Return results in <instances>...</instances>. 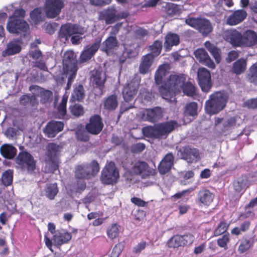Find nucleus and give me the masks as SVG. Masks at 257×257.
Masks as SVG:
<instances>
[{
  "label": "nucleus",
  "instance_id": "nucleus-28",
  "mask_svg": "<svg viewBox=\"0 0 257 257\" xmlns=\"http://www.w3.org/2000/svg\"><path fill=\"white\" fill-rule=\"evenodd\" d=\"M75 177L77 179H89L91 178L90 170L88 169V165L82 163L75 167Z\"/></svg>",
  "mask_w": 257,
  "mask_h": 257
},
{
  "label": "nucleus",
  "instance_id": "nucleus-51",
  "mask_svg": "<svg viewBox=\"0 0 257 257\" xmlns=\"http://www.w3.org/2000/svg\"><path fill=\"white\" fill-rule=\"evenodd\" d=\"M194 55L196 59L201 63L209 56L206 50L203 48L197 49L194 52Z\"/></svg>",
  "mask_w": 257,
  "mask_h": 257
},
{
  "label": "nucleus",
  "instance_id": "nucleus-63",
  "mask_svg": "<svg viewBox=\"0 0 257 257\" xmlns=\"http://www.w3.org/2000/svg\"><path fill=\"white\" fill-rule=\"evenodd\" d=\"M58 26V24L57 23H49L46 26V31L49 34L52 35L56 30Z\"/></svg>",
  "mask_w": 257,
  "mask_h": 257
},
{
  "label": "nucleus",
  "instance_id": "nucleus-6",
  "mask_svg": "<svg viewBox=\"0 0 257 257\" xmlns=\"http://www.w3.org/2000/svg\"><path fill=\"white\" fill-rule=\"evenodd\" d=\"M119 177V171L114 162L110 161L106 164L101 171L100 180L103 184H113L117 182Z\"/></svg>",
  "mask_w": 257,
  "mask_h": 257
},
{
  "label": "nucleus",
  "instance_id": "nucleus-58",
  "mask_svg": "<svg viewBox=\"0 0 257 257\" xmlns=\"http://www.w3.org/2000/svg\"><path fill=\"white\" fill-rule=\"evenodd\" d=\"M209 52L215 60L217 63H219L221 60L220 50L216 46L211 49Z\"/></svg>",
  "mask_w": 257,
  "mask_h": 257
},
{
  "label": "nucleus",
  "instance_id": "nucleus-57",
  "mask_svg": "<svg viewBox=\"0 0 257 257\" xmlns=\"http://www.w3.org/2000/svg\"><path fill=\"white\" fill-rule=\"evenodd\" d=\"M33 67L37 68L41 70L48 71V68L44 60H37L33 62Z\"/></svg>",
  "mask_w": 257,
  "mask_h": 257
},
{
  "label": "nucleus",
  "instance_id": "nucleus-43",
  "mask_svg": "<svg viewBox=\"0 0 257 257\" xmlns=\"http://www.w3.org/2000/svg\"><path fill=\"white\" fill-rule=\"evenodd\" d=\"M120 226L117 223H113L110 225L107 229V234L109 238L113 239L119 234Z\"/></svg>",
  "mask_w": 257,
  "mask_h": 257
},
{
  "label": "nucleus",
  "instance_id": "nucleus-64",
  "mask_svg": "<svg viewBox=\"0 0 257 257\" xmlns=\"http://www.w3.org/2000/svg\"><path fill=\"white\" fill-rule=\"evenodd\" d=\"M46 193H58L57 183L47 184Z\"/></svg>",
  "mask_w": 257,
  "mask_h": 257
},
{
  "label": "nucleus",
  "instance_id": "nucleus-2",
  "mask_svg": "<svg viewBox=\"0 0 257 257\" xmlns=\"http://www.w3.org/2000/svg\"><path fill=\"white\" fill-rule=\"evenodd\" d=\"M228 99V95L225 91L214 92L205 101L204 108L206 113L210 115L218 113L225 108Z\"/></svg>",
  "mask_w": 257,
  "mask_h": 257
},
{
  "label": "nucleus",
  "instance_id": "nucleus-9",
  "mask_svg": "<svg viewBox=\"0 0 257 257\" xmlns=\"http://www.w3.org/2000/svg\"><path fill=\"white\" fill-rule=\"evenodd\" d=\"M72 238L70 233L64 230H57L53 235L52 239L51 240L47 234L45 235V242L46 246L52 251V241L54 245L60 246L63 244L68 242Z\"/></svg>",
  "mask_w": 257,
  "mask_h": 257
},
{
  "label": "nucleus",
  "instance_id": "nucleus-17",
  "mask_svg": "<svg viewBox=\"0 0 257 257\" xmlns=\"http://www.w3.org/2000/svg\"><path fill=\"white\" fill-rule=\"evenodd\" d=\"M23 44L21 38L13 39L8 43L6 49L2 52V56H9L19 53L22 50Z\"/></svg>",
  "mask_w": 257,
  "mask_h": 257
},
{
  "label": "nucleus",
  "instance_id": "nucleus-61",
  "mask_svg": "<svg viewBox=\"0 0 257 257\" xmlns=\"http://www.w3.org/2000/svg\"><path fill=\"white\" fill-rule=\"evenodd\" d=\"M111 0H89L91 5L95 6H104L110 3Z\"/></svg>",
  "mask_w": 257,
  "mask_h": 257
},
{
  "label": "nucleus",
  "instance_id": "nucleus-36",
  "mask_svg": "<svg viewBox=\"0 0 257 257\" xmlns=\"http://www.w3.org/2000/svg\"><path fill=\"white\" fill-rule=\"evenodd\" d=\"M85 95L84 87L82 84H79L74 88L70 100L73 101H81L85 98Z\"/></svg>",
  "mask_w": 257,
  "mask_h": 257
},
{
  "label": "nucleus",
  "instance_id": "nucleus-52",
  "mask_svg": "<svg viewBox=\"0 0 257 257\" xmlns=\"http://www.w3.org/2000/svg\"><path fill=\"white\" fill-rule=\"evenodd\" d=\"M229 235L228 234H225L221 237L219 238L217 240V242L219 246L226 249L227 248V243L229 242Z\"/></svg>",
  "mask_w": 257,
  "mask_h": 257
},
{
  "label": "nucleus",
  "instance_id": "nucleus-56",
  "mask_svg": "<svg viewBox=\"0 0 257 257\" xmlns=\"http://www.w3.org/2000/svg\"><path fill=\"white\" fill-rule=\"evenodd\" d=\"M183 245L191 244L194 240V236L191 234H186L181 235Z\"/></svg>",
  "mask_w": 257,
  "mask_h": 257
},
{
  "label": "nucleus",
  "instance_id": "nucleus-7",
  "mask_svg": "<svg viewBox=\"0 0 257 257\" xmlns=\"http://www.w3.org/2000/svg\"><path fill=\"white\" fill-rule=\"evenodd\" d=\"M16 163L20 165L22 169H26L28 172H33L36 169V161L32 155L27 150L19 152L16 158Z\"/></svg>",
  "mask_w": 257,
  "mask_h": 257
},
{
  "label": "nucleus",
  "instance_id": "nucleus-53",
  "mask_svg": "<svg viewBox=\"0 0 257 257\" xmlns=\"http://www.w3.org/2000/svg\"><path fill=\"white\" fill-rule=\"evenodd\" d=\"M146 148L145 145L143 143H138L132 145L131 151L133 154H138L142 152Z\"/></svg>",
  "mask_w": 257,
  "mask_h": 257
},
{
  "label": "nucleus",
  "instance_id": "nucleus-15",
  "mask_svg": "<svg viewBox=\"0 0 257 257\" xmlns=\"http://www.w3.org/2000/svg\"><path fill=\"white\" fill-rule=\"evenodd\" d=\"M179 152L181 154V158L188 163L196 162L200 158L199 150L190 146H185L181 148Z\"/></svg>",
  "mask_w": 257,
  "mask_h": 257
},
{
  "label": "nucleus",
  "instance_id": "nucleus-46",
  "mask_svg": "<svg viewBox=\"0 0 257 257\" xmlns=\"http://www.w3.org/2000/svg\"><path fill=\"white\" fill-rule=\"evenodd\" d=\"M229 225V223L227 222L225 220L220 221L214 231V236H219L225 232L228 229Z\"/></svg>",
  "mask_w": 257,
  "mask_h": 257
},
{
  "label": "nucleus",
  "instance_id": "nucleus-48",
  "mask_svg": "<svg viewBox=\"0 0 257 257\" xmlns=\"http://www.w3.org/2000/svg\"><path fill=\"white\" fill-rule=\"evenodd\" d=\"M41 102L43 104L50 103L53 100V92L48 89L44 90L41 92Z\"/></svg>",
  "mask_w": 257,
  "mask_h": 257
},
{
  "label": "nucleus",
  "instance_id": "nucleus-34",
  "mask_svg": "<svg viewBox=\"0 0 257 257\" xmlns=\"http://www.w3.org/2000/svg\"><path fill=\"white\" fill-rule=\"evenodd\" d=\"M148 164L145 161H138L132 168L133 172L137 175H141L142 178H145L149 176L147 171L148 169Z\"/></svg>",
  "mask_w": 257,
  "mask_h": 257
},
{
  "label": "nucleus",
  "instance_id": "nucleus-49",
  "mask_svg": "<svg viewBox=\"0 0 257 257\" xmlns=\"http://www.w3.org/2000/svg\"><path fill=\"white\" fill-rule=\"evenodd\" d=\"M236 123V119L234 117H230L223 122V131H229L233 128Z\"/></svg>",
  "mask_w": 257,
  "mask_h": 257
},
{
  "label": "nucleus",
  "instance_id": "nucleus-38",
  "mask_svg": "<svg viewBox=\"0 0 257 257\" xmlns=\"http://www.w3.org/2000/svg\"><path fill=\"white\" fill-rule=\"evenodd\" d=\"M198 104L197 102L192 101L186 104L184 106V116L195 117L198 114Z\"/></svg>",
  "mask_w": 257,
  "mask_h": 257
},
{
  "label": "nucleus",
  "instance_id": "nucleus-16",
  "mask_svg": "<svg viewBox=\"0 0 257 257\" xmlns=\"http://www.w3.org/2000/svg\"><path fill=\"white\" fill-rule=\"evenodd\" d=\"M224 40L233 47H242V34L235 29H231L225 31L223 35Z\"/></svg>",
  "mask_w": 257,
  "mask_h": 257
},
{
  "label": "nucleus",
  "instance_id": "nucleus-18",
  "mask_svg": "<svg viewBox=\"0 0 257 257\" xmlns=\"http://www.w3.org/2000/svg\"><path fill=\"white\" fill-rule=\"evenodd\" d=\"M101 41V39H98L92 45L87 46L85 48L80 56V61L81 63L86 62L93 57L100 48Z\"/></svg>",
  "mask_w": 257,
  "mask_h": 257
},
{
  "label": "nucleus",
  "instance_id": "nucleus-35",
  "mask_svg": "<svg viewBox=\"0 0 257 257\" xmlns=\"http://www.w3.org/2000/svg\"><path fill=\"white\" fill-rule=\"evenodd\" d=\"M246 69V59L241 58L233 63L232 72L236 75L243 73Z\"/></svg>",
  "mask_w": 257,
  "mask_h": 257
},
{
  "label": "nucleus",
  "instance_id": "nucleus-3",
  "mask_svg": "<svg viewBox=\"0 0 257 257\" xmlns=\"http://www.w3.org/2000/svg\"><path fill=\"white\" fill-rule=\"evenodd\" d=\"M185 23L197 30L204 37L208 36L213 31L210 21L206 18L190 17L185 20Z\"/></svg>",
  "mask_w": 257,
  "mask_h": 257
},
{
  "label": "nucleus",
  "instance_id": "nucleus-50",
  "mask_svg": "<svg viewBox=\"0 0 257 257\" xmlns=\"http://www.w3.org/2000/svg\"><path fill=\"white\" fill-rule=\"evenodd\" d=\"M88 165V169L90 170V176H94L99 171V165L97 161L93 160L90 163H86Z\"/></svg>",
  "mask_w": 257,
  "mask_h": 257
},
{
  "label": "nucleus",
  "instance_id": "nucleus-14",
  "mask_svg": "<svg viewBox=\"0 0 257 257\" xmlns=\"http://www.w3.org/2000/svg\"><path fill=\"white\" fill-rule=\"evenodd\" d=\"M103 126L100 115L94 114L90 117L89 122L85 125V130L87 132L91 135H97L102 131Z\"/></svg>",
  "mask_w": 257,
  "mask_h": 257
},
{
  "label": "nucleus",
  "instance_id": "nucleus-11",
  "mask_svg": "<svg viewBox=\"0 0 257 257\" xmlns=\"http://www.w3.org/2000/svg\"><path fill=\"white\" fill-rule=\"evenodd\" d=\"M62 64L64 74L68 75L70 72L77 71V60L73 51L68 50L64 54Z\"/></svg>",
  "mask_w": 257,
  "mask_h": 257
},
{
  "label": "nucleus",
  "instance_id": "nucleus-39",
  "mask_svg": "<svg viewBox=\"0 0 257 257\" xmlns=\"http://www.w3.org/2000/svg\"><path fill=\"white\" fill-rule=\"evenodd\" d=\"M180 89L182 90L184 94L187 96L193 97L197 95L196 87L191 82H185Z\"/></svg>",
  "mask_w": 257,
  "mask_h": 257
},
{
  "label": "nucleus",
  "instance_id": "nucleus-31",
  "mask_svg": "<svg viewBox=\"0 0 257 257\" xmlns=\"http://www.w3.org/2000/svg\"><path fill=\"white\" fill-rule=\"evenodd\" d=\"M118 46L117 40L115 36H109L102 43L100 50L108 53L110 50L115 49Z\"/></svg>",
  "mask_w": 257,
  "mask_h": 257
},
{
  "label": "nucleus",
  "instance_id": "nucleus-20",
  "mask_svg": "<svg viewBox=\"0 0 257 257\" xmlns=\"http://www.w3.org/2000/svg\"><path fill=\"white\" fill-rule=\"evenodd\" d=\"M159 91L165 99L170 101H176L175 96L176 93L180 92V89H176L169 84L164 83L159 86Z\"/></svg>",
  "mask_w": 257,
  "mask_h": 257
},
{
  "label": "nucleus",
  "instance_id": "nucleus-33",
  "mask_svg": "<svg viewBox=\"0 0 257 257\" xmlns=\"http://www.w3.org/2000/svg\"><path fill=\"white\" fill-rule=\"evenodd\" d=\"M249 183L245 175H242L238 178L233 182V187L235 191L237 193H244L246 189L248 187Z\"/></svg>",
  "mask_w": 257,
  "mask_h": 257
},
{
  "label": "nucleus",
  "instance_id": "nucleus-13",
  "mask_svg": "<svg viewBox=\"0 0 257 257\" xmlns=\"http://www.w3.org/2000/svg\"><path fill=\"white\" fill-rule=\"evenodd\" d=\"M64 7L62 0H47L45 3L46 15L48 18H54L59 15Z\"/></svg>",
  "mask_w": 257,
  "mask_h": 257
},
{
  "label": "nucleus",
  "instance_id": "nucleus-22",
  "mask_svg": "<svg viewBox=\"0 0 257 257\" xmlns=\"http://www.w3.org/2000/svg\"><path fill=\"white\" fill-rule=\"evenodd\" d=\"M102 73L101 71L96 70L93 71L91 76L92 83L94 87L99 90L98 93L102 94L105 87L106 78H102Z\"/></svg>",
  "mask_w": 257,
  "mask_h": 257
},
{
  "label": "nucleus",
  "instance_id": "nucleus-24",
  "mask_svg": "<svg viewBox=\"0 0 257 257\" xmlns=\"http://www.w3.org/2000/svg\"><path fill=\"white\" fill-rule=\"evenodd\" d=\"M146 113V120L151 122H156L163 117V110L160 106L147 109Z\"/></svg>",
  "mask_w": 257,
  "mask_h": 257
},
{
  "label": "nucleus",
  "instance_id": "nucleus-4",
  "mask_svg": "<svg viewBox=\"0 0 257 257\" xmlns=\"http://www.w3.org/2000/svg\"><path fill=\"white\" fill-rule=\"evenodd\" d=\"M127 14L124 12H119L115 7L112 6L104 9L99 13V20L104 21L106 25H110L127 17Z\"/></svg>",
  "mask_w": 257,
  "mask_h": 257
},
{
  "label": "nucleus",
  "instance_id": "nucleus-47",
  "mask_svg": "<svg viewBox=\"0 0 257 257\" xmlns=\"http://www.w3.org/2000/svg\"><path fill=\"white\" fill-rule=\"evenodd\" d=\"M181 235H176L171 237L168 241V245L169 247L176 248L183 246Z\"/></svg>",
  "mask_w": 257,
  "mask_h": 257
},
{
  "label": "nucleus",
  "instance_id": "nucleus-23",
  "mask_svg": "<svg viewBox=\"0 0 257 257\" xmlns=\"http://www.w3.org/2000/svg\"><path fill=\"white\" fill-rule=\"evenodd\" d=\"M242 47H252L257 44V34L252 30H247L242 34Z\"/></svg>",
  "mask_w": 257,
  "mask_h": 257
},
{
  "label": "nucleus",
  "instance_id": "nucleus-12",
  "mask_svg": "<svg viewBox=\"0 0 257 257\" xmlns=\"http://www.w3.org/2000/svg\"><path fill=\"white\" fill-rule=\"evenodd\" d=\"M197 77L198 85L201 90L204 92H208L212 86L209 70L204 67L199 68L198 69Z\"/></svg>",
  "mask_w": 257,
  "mask_h": 257
},
{
  "label": "nucleus",
  "instance_id": "nucleus-1",
  "mask_svg": "<svg viewBox=\"0 0 257 257\" xmlns=\"http://www.w3.org/2000/svg\"><path fill=\"white\" fill-rule=\"evenodd\" d=\"M176 120H170L164 122L156 123L154 125L145 126L142 128L143 135L153 139H160L167 137L177 126Z\"/></svg>",
  "mask_w": 257,
  "mask_h": 257
},
{
  "label": "nucleus",
  "instance_id": "nucleus-5",
  "mask_svg": "<svg viewBox=\"0 0 257 257\" xmlns=\"http://www.w3.org/2000/svg\"><path fill=\"white\" fill-rule=\"evenodd\" d=\"M84 28L77 24L66 23L62 24L58 32V37L61 41L68 42L73 35H82Z\"/></svg>",
  "mask_w": 257,
  "mask_h": 257
},
{
  "label": "nucleus",
  "instance_id": "nucleus-45",
  "mask_svg": "<svg viewBox=\"0 0 257 257\" xmlns=\"http://www.w3.org/2000/svg\"><path fill=\"white\" fill-rule=\"evenodd\" d=\"M69 110L71 114L75 117H80L84 113V108L81 104H74L69 106Z\"/></svg>",
  "mask_w": 257,
  "mask_h": 257
},
{
  "label": "nucleus",
  "instance_id": "nucleus-21",
  "mask_svg": "<svg viewBox=\"0 0 257 257\" xmlns=\"http://www.w3.org/2000/svg\"><path fill=\"white\" fill-rule=\"evenodd\" d=\"M174 156L172 153H167L159 163L158 170L162 175L169 172L174 165Z\"/></svg>",
  "mask_w": 257,
  "mask_h": 257
},
{
  "label": "nucleus",
  "instance_id": "nucleus-25",
  "mask_svg": "<svg viewBox=\"0 0 257 257\" xmlns=\"http://www.w3.org/2000/svg\"><path fill=\"white\" fill-rule=\"evenodd\" d=\"M247 13L243 9L234 12L227 19V24L230 26H234L242 22L246 17Z\"/></svg>",
  "mask_w": 257,
  "mask_h": 257
},
{
  "label": "nucleus",
  "instance_id": "nucleus-8",
  "mask_svg": "<svg viewBox=\"0 0 257 257\" xmlns=\"http://www.w3.org/2000/svg\"><path fill=\"white\" fill-rule=\"evenodd\" d=\"M29 29V26L25 20L14 17H9L7 29L10 33L19 34L23 33L25 37Z\"/></svg>",
  "mask_w": 257,
  "mask_h": 257
},
{
  "label": "nucleus",
  "instance_id": "nucleus-44",
  "mask_svg": "<svg viewBox=\"0 0 257 257\" xmlns=\"http://www.w3.org/2000/svg\"><path fill=\"white\" fill-rule=\"evenodd\" d=\"M247 78L249 82L257 84V63L249 68Z\"/></svg>",
  "mask_w": 257,
  "mask_h": 257
},
{
  "label": "nucleus",
  "instance_id": "nucleus-40",
  "mask_svg": "<svg viewBox=\"0 0 257 257\" xmlns=\"http://www.w3.org/2000/svg\"><path fill=\"white\" fill-rule=\"evenodd\" d=\"M253 241L251 239L243 238L240 241L237 251L243 253L249 250L253 245Z\"/></svg>",
  "mask_w": 257,
  "mask_h": 257
},
{
  "label": "nucleus",
  "instance_id": "nucleus-30",
  "mask_svg": "<svg viewBox=\"0 0 257 257\" xmlns=\"http://www.w3.org/2000/svg\"><path fill=\"white\" fill-rule=\"evenodd\" d=\"M118 105L117 96L115 94H112L105 98L103 103V108L108 111L115 110Z\"/></svg>",
  "mask_w": 257,
  "mask_h": 257
},
{
  "label": "nucleus",
  "instance_id": "nucleus-27",
  "mask_svg": "<svg viewBox=\"0 0 257 257\" xmlns=\"http://www.w3.org/2000/svg\"><path fill=\"white\" fill-rule=\"evenodd\" d=\"M17 152V149L12 144H5L0 147L1 155L8 160L13 159Z\"/></svg>",
  "mask_w": 257,
  "mask_h": 257
},
{
  "label": "nucleus",
  "instance_id": "nucleus-62",
  "mask_svg": "<svg viewBox=\"0 0 257 257\" xmlns=\"http://www.w3.org/2000/svg\"><path fill=\"white\" fill-rule=\"evenodd\" d=\"M29 55L30 57L36 61L38 60L42 56V53L40 49H36L34 50L30 51L29 52Z\"/></svg>",
  "mask_w": 257,
  "mask_h": 257
},
{
  "label": "nucleus",
  "instance_id": "nucleus-59",
  "mask_svg": "<svg viewBox=\"0 0 257 257\" xmlns=\"http://www.w3.org/2000/svg\"><path fill=\"white\" fill-rule=\"evenodd\" d=\"M244 105L249 109H257V97L247 100L244 102Z\"/></svg>",
  "mask_w": 257,
  "mask_h": 257
},
{
  "label": "nucleus",
  "instance_id": "nucleus-32",
  "mask_svg": "<svg viewBox=\"0 0 257 257\" xmlns=\"http://www.w3.org/2000/svg\"><path fill=\"white\" fill-rule=\"evenodd\" d=\"M154 59L153 56L151 54H147L143 56L142 61L139 66L140 73L145 74L149 72Z\"/></svg>",
  "mask_w": 257,
  "mask_h": 257
},
{
  "label": "nucleus",
  "instance_id": "nucleus-37",
  "mask_svg": "<svg viewBox=\"0 0 257 257\" xmlns=\"http://www.w3.org/2000/svg\"><path fill=\"white\" fill-rule=\"evenodd\" d=\"M60 147L54 143H50L47 146L46 155L48 161H52L56 160L58 153L59 151Z\"/></svg>",
  "mask_w": 257,
  "mask_h": 257
},
{
  "label": "nucleus",
  "instance_id": "nucleus-29",
  "mask_svg": "<svg viewBox=\"0 0 257 257\" xmlns=\"http://www.w3.org/2000/svg\"><path fill=\"white\" fill-rule=\"evenodd\" d=\"M186 82V77L184 74L178 75H171L166 82L164 83L170 85L171 86L180 89L181 88L182 86Z\"/></svg>",
  "mask_w": 257,
  "mask_h": 257
},
{
  "label": "nucleus",
  "instance_id": "nucleus-41",
  "mask_svg": "<svg viewBox=\"0 0 257 257\" xmlns=\"http://www.w3.org/2000/svg\"><path fill=\"white\" fill-rule=\"evenodd\" d=\"M13 170L8 169L5 171L2 176V183L5 186H10L13 183Z\"/></svg>",
  "mask_w": 257,
  "mask_h": 257
},
{
  "label": "nucleus",
  "instance_id": "nucleus-54",
  "mask_svg": "<svg viewBox=\"0 0 257 257\" xmlns=\"http://www.w3.org/2000/svg\"><path fill=\"white\" fill-rule=\"evenodd\" d=\"M213 198L212 194H202L199 197V200L204 205H209L212 201Z\"/></svg>",
  "mask_w": 257,
  "mask_h": 257
},
{
  "label": "nucleus",
  "instance_id": "nucleus-26",
  "mask_svg": "<svg viewBox=\"0 0 257 257\" xmlns=\"http://www.w3.org/2000/svg\"><path fill=\"white\" fill-rule=\"evenodd\" d=\"M180 43V38L178 34L169 32L165 38L164 48L166 52L170 51L174 46H177Z\"/></svg>",
  "mask_w": 257,
  "mask_h": 257
},
{
  "label": "nucleus",
  "instance_id": "nucleus-42",
  "mask_svg": "<svg viewBox=\"0 0 257 257\" xmlns=\"http://www.w3.org/2000/svg\"><path fill=\"white\" fill-rule=\"evenodd\" d=\"M162 49V42L160 40H156L153 45L149 46V50L151 54L155 58L161 53Z\"/></svg>",
  "mask_w": 257,
  "mask_h": 257
},
{
  "label": "nucleus",
  "instance_id": "nucleus-55",
  "mask_svg": "<svg viewBox=\"0 0 257 257\" xmlns=\"http://www.w3.org/2000/svg\"><path fill=\"white\" fill-rule=\"evenodd\" d=\"M161 66H160L159 68V69L157 70L156 72L155 75V83L157 85H162L163 84L165 81L163 82V74L162 70L161 69Z\"/></svg>",
  "mask_w": 257,
  "mask_h": 257
},
{
  "label": "nucleus",
  "instance_id": "nucleus-19",
  "mask_svg": "<svg viewBox=\"0 0 257 257\" xmlns=\"http://www.w3.org/2000/svg\"><path fill=\"white\" fill-rule=\"evenodd\" d=\"M64 125V124L62 121L51 120L45 126L44 133L48 137L54 138L63 130Z\"/></svg>",
  "mask_w": 257,
  "mask_h": 257
},
{
  "label": "nucleus",
  "instance_id": "nucleus-60",
  "mask_svg": "<svg viewBox=\"0 0 257 257\" xmlns=\"http://www.w3.org/2000/svg\"><path fill=\"white\" fill-rule=\"evenodd\" d=\"M147 246V243L145 241H141L133 247V252L136 253H140Z\"/></svg>",
  "mask_w": 257,
  "mask_h": 257
},
{
  "label": "nucleus",
  "instance_id": "nucleus-10",
  "mask_svg": "<svg viewBox=\"0 0 257 257\" xmlns=\"http://www.w3.org/2000/svg\"><path fill=\"white\" fill-rule=\"evenodd\" d=\"M140 82L141 78L136 75L124 86L122 93L125 101L128 102L134 98L138 91Z\"/></svg>",
  "mask_w": 257,
  "mask_h": 257
}]
</instances>
